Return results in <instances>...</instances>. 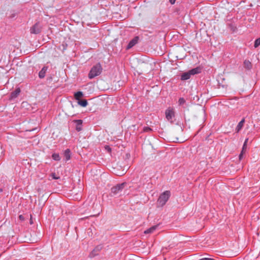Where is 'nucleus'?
<instances>
[{
  "mask_svg": "<svg viewBox=\"0 0 260 260\" xmlns=\"http://www.w3.org/2000/svg\"><path fill=\"white\" fill-rule=\"evenodd\" d=\"M103 68L100 63L94 65L91 69L88 74L89 79H92L96 76H99L102 72Z\"/></svg>",
  "mask_w": 260,
  "mask_h": 260,
  "instance_id": "nucleus-1",
  "label": "nucleus"
},
{
  "mask_svg": "<svg viewBox=\"0 0 260 260\" xmlns=\"http://www.w3.org/2000/svg\"><path fill=\"white\" fill-rule=\"evenodd\" d=\"M170 196L171 192L169 190H166L162 192L160 194L157 200V205L160 207L164 206L169 199Z\"/></svg>",
  "mask_w": 260,
  "mask_h": 260,
  "instance_id": "nucleus-2",
  "label": "nucleus"
},
{
  "mask_svg": "<svg viewBox=\"0 0 260 260\" xmlns=\"http://www.w3.org/2000/svg\"><path fill=\"white\" fill-rule=\"evenodd\" d=\"M126 185V183L123 182L118 184L111 188V193L113 196H117L120 194Z\"/></svg>",
  "mask_w": 260,
  "mask_h": 260,
  "instance_id": "nucleus-3",
  "label": "nucleus"
},
{
  "mask_svg": "<svg viewBox=\"0 0 260 260\" xmlns=\"http://www.w3.org/2000/svg\"><path fill=\"white\" fill-rule=\"evenodd\" d=\"M166 117L169 121H171L175 117L174 110L172 108H168L165 112Z\"/></svg>",
  "mask_w": 260,
  "mask_h": 260,
  "instance_id": "nucleus-4",
  "label": "nucleus"
},
{
  "mask_svg": "<svg viewBox=\"0 0 260 260\" xmlns=\"http://www.w3.org/2000/svg\"><path fill=\"white\" fill-rule=\"evenodd\" d=\"M103 248L102 245H99L96 246L94 249L90 253L89 257L92 258L98 254V252L100 251Z\"/></svg>",
  "mask_w": 260,
  "mask_h": 260,
  "instance_id": "nucleus-5",
  "label": "nucleus"
},
{
  "mask_svg": "<svg viewBox=\"0 0 260 260\" xmlns=\"http://www.w3.org/2000/svg\"><path fill=\"white\" fill-rule=\"evenodd\" d=\"M139 40V38L138 36L135 37L132 40L130 41L127 46H126V49L128 50L132 48L138 43Z\"/></svg>",
  "mask_w": 260,
  "mask_h": 260,
  "instance_id": "nucleus-6",
  "label": "nucleus"
},
{
  "mask_svg": "<svg viewBox=\"0 0 260 260\" xmlns=\"http://www.w3.org/2000/svg\"><path fill=\"white\" fill-rule=\"evenodd\" d=\"M41 29L38 23H36L30 29V32L34 34H38L40 32Z\"/></svg>",
  "mask_w": 260,
  "mask_h": 260,
  "instance_id": "nucleus-7",
  "label": "nucleus"
},
{
  "mask_svg": "<svg viewBox=\"0 0 260 260\" xmlns=\"http://www.w3.org/2000/svg\"><path fill=\"white\" fill-rule=\"evenodd\" d=\"M75 122L76 123V129L77 132H80L82 129V123L83 120L81 119L75 120Z\"/></svg>",
  "mask_w": 260,
  "mask_h": 260,
  "instance_id": "nucleus-8",
  "label": "nucleus"
},
{
  "mask_svg": "<svg viewBox=\"0 0 260 260\" xmlns=\"http://www.w3.org/2000/svg\"><path fill=\"white\" fill-rule=\"evenodd\" d=\"M48 70V67L44 66L39 72V77L40 79H43L46 75V73Z\"/></svg>",
  "mask_w": 260,
  "mask_h": 260,
  "instance_id": "nucleus-9",
  "label": "nucleus"
},
{
  "mask_svg": "<svg viewBox=\"0 0 260 260\" xmlns=\"http://www.w3.org/2000/svg\"><path fill=\"white\" fill-rule=\"evenodd\" d=\"M245 123V118H243L237 124L235 131L237 133H239L242 128L244 123Z\"/></svg>",
  "mask_w": 260,
  "mask_h": 260,
  "instance_id": "nucleus-10",
  "label": "nucleus"
},
{
  "mask_svg": "<svg viewBox=\"0 0 260 260\" xmlns=\"http://www.w3.org/2000/svg\"><path fill=\"white\" fill-rule=\"evenodd\" d=\"M190 75H194L196 74H199L201 72V69L200 67H197L193 68L189 71Z\"/></svg>",
  "mask_w": 260,
  "mask_h": 260,
  "instance_id": "nucleus-11",
  "label": "nucleus"
},
{
  "mask_svg": "<svg viewBox=\"0 0 260 260\" xmlns=\"http://www.w3.org/2000/svg\"><path fill=\"white\" fill-rule=\"evenodd\" d=\"M20 92V89L18 88L16 89L14 91L12 92L11 93V99H15L18 96Z\"/></svg>",
  "mask_w": 260,
  "mask_h": 260,
  "instance_id": "nucleus-12",
  "label": "nucleus"
},
{
  "mask_svg": "<svg viewBox=\"0 0 260 260\" xmlns=\"http://www.w3.org/2000/svg\"><path fill=\"white\" fill-rule=\"evenodd\" d=\"M66 160L68 161L71 158V150L70 149H67L63 153Z\"/></svg>",
  "mask_w": 260,
  "mask_h": 260,
  "instance_id": "nucleus-13",
  "label": "nucleus"
},
{
  "mask_svg": "<svg viewBox=\"0 0 260 260\" xmlns=\"http://www.w3.org/2000/svg\"><path fill=\"white\" fill-rule=\"evenodd\" d=\"M191 77V75L188 72L184 73L181 76V80H186L189 79Z\"/></svg>",
  "mask_w": 260,
  "mask_h": 260,
  "instance_id": "nucleus-14",
  "label": "nucleus"
},
{
  "mask_svg": "<svg viewBox=\"0 0 260 260\" xmlns=\"http://www.w3.org/2000/svg\"><path fill=\"white\" fill-rule=\"evenodd\" d=\"M83 96V92L82 91H78L76 92L74 94V97L75 99L77 101L80 100V98Z\"/></svg>",
  "mask_w": 260,
  "mask_h": 260,
  "instance_id": "nucleus-15",
  "label": "nucleus"
},
{
  "mask_svg": "<svg viewBox=\"0 0 260 260\" xmlns=\"http://www.w3.org/2000/svg\"><path fill=\"white\" fill-rule=\"evenodd\" d=\"M157 228V225L153 226L151 227L150 228L145 231L144 233L146 234L152 233Z\"/></svg>",
  "mask_w": 260,
  "mask_h": 260,
  "instance_id": "nucleus-16",
  "label": "nucleus"
},
{
  "mask_svg": "<svg viewBox=\"0 0 260 260\" xmlns=\"http://www.w3.org/2000/svg\"><path fill=\"white\" fill-rule=\"evenodd\" d=\"M244 66L245 68L248 70L250 69L252 67L251 63L249 60H245L244 61Z\"/></svg>",
  "mask_w": 260,
  "mask_h": 260,
  "instance_id": "nucleus-17",
  "label": "nucleus"
},
{
  "mask_svg": "<svg viewBox=\"0 0 260 260\" xmlns=\"http://www.w3.org/2000/svg\"><path fill=\"white\" fill-rule=\"evenodd\" d=\"M78 104L83 107H85L87 105L88 103L86 100H83L78 101Z\"/></svg>",
  "mask_w": 260,
  "mask_h": 260,
  "instance_id": "nucleus-18",
  "label": "nucleus"
},
{
  "mask_svg": "<svg viewBox=\"0 0 260 260\" xmlns=\"http://www.w3.org/2000/svg\"><path fill=\"white\" fill-rule=\"evenodd\" d=\"M52 158L53 160L59 161L60 160V157L59 156V154L58 153H53L52 155Z\"/></svg>",
  "mask_w": 260,
  "mask_h": 260,
  "instance_id": "nucleus-19",
  "label": "nucleus"
},
{
  "mask_svg": "<svg viewBox=\"0 0 260 260\" xmlns=\"http://www.w3.org/2000/svg\"><path fill=\"white\" fill-rule=\"evenodd\" d=\"M178 103L179 106H182L186 103V101L183 98H180L178 100Z\"/></svg>",
  "mask_w": 260,
  "mask_h": 260,
  "instance_id": "nucleus-20",
  "label": "nucleus"
},
{
  "mask_svg": "<svg viewBox=\"0 0 260 260\" xmlns=\"http://www.w3.org/2000/svg\"><path fill=\"white\" fill-rule=\"evenodd\" d=\"M50 177H51V179H60V177L58 175H56L55 173H52L50 175Z\"/></svg>",
  "mask_w": 260,
  "mask_h": 260,
  "instance_id": "nucleus-21",
  "label": "nucleus"
},
{
  "mask_svg": "<svg viewBox=\"0 0 260 260\" xmlns=\"http://www.w3.org/2000/svg\"><path fill=\"white\" fill-rule=\"evenodd\" d=\"M260 45V38L256 39L254 42V47H257Z\"/></svg>",
  "mask_w": 260,
  "mask_h": 260,
  "instance_id": "nucleus-22",
  "label": "nucleus"
},
{
  "mask_svg": "<svg viewBox=\"0 0 260 260\" xmlns=\"http://www.w3.org/2000/svg\"><path fill=\"white\" fill-rule=\"evenodd\" d=\"M245 152H246V150L243 149H242V151L239 156V158L240 160H241L242 159L243 154L245 153Z\"/></svg>",
  "mask_w": 260,
  "mask_h": 260,
  "instance_id": "nucleus-23",
  "label": "nucleus"
},
{
  "mask_svg": "<svg viewBox=\"0 0 260 260\" xmlns=\"http://www.w3.org/2000/svg\"><path fill=\"white\" fill-rule=\"evenodd\" d=\"M143 131L145 132H151L152 131V129L148 126H145L144 127Z\"/></svg>",
  "mask_w": 260,
  "mask_h": 260,
  "instance_id": "nucleus-24",
  "label": "nucleus"
},
{
  "mask_svg": "<svg viewBox=\"0 0 260 260\" xmlns=\"http://www.w3.org/2000/svg\"><path fill=\"white\" fill-rule=\"evenodd\" d=\"M199 260H216V259H213V258H211L204 257V258H201V259H200Z\"/></svg>",
  "mask_w": 260,
  "mask_h": 260,
  "instance_id": "nucleus-25",
  "label": "nucleus"
},
{
  "mask_svg": "<svg viewBox=\"0 0 260 260\" xmlns=\"http://www.w3.org/2000/svg\"><path fill=\"white\" fill-rule=\"evenodd\" d=\"M105 149L107 150L108 152H110L111 151V148L109 146H106Z\"/></svg>",
  "mask_w": 260,
  "mask_h": 260,
  "instance_id": "nucleus-26",
  "label": "nucleus"
},
{
  "mask_svg": "<svg viewBox=\"0 0 260 260\" xmlns=\"http://www.w3.org/2000/svg\"><path fill=\"white\" fill-rule=\"evenodd\" d=\"M248 138L246 139L245 140V141H244V142L243 145H246V146H247V143H248Z\"/></svg>",
  "mask_w": 260,
  "mask_h": 260,
  "instance_id": "nucleus-27",
  "label": "nucleus"
},
{
  "mask_svg": "<svg viewBox=\"0 0 260 260\" xmlns=\"http://www.w3.org/2000/svg\"><path fill=\"white\" fill-rule=\"evenodd\" d=\"M19 218L21 220H23L24 219V217L22 215H20L19 216Z\"/></svg>",
  "mask_w": 260,
  "mask_h": 260,
  "instance_id": "nucleus-28",
  "label": "nucleus"
},
{
  "mask_svg": "<svg viewBox=\"0 0 260 260\" xmlns=\"http://www.w3.org/2000/svg\"><path fill=\"white\" fill-rule=\"evenodd\" d=\"M176 2V0H169V2L171 4H174Z\"/></svg>",
  "mask_w": 260,
  "mask_h": 260,
  "instance_id": "nucleus-29",
  "label": "nucleus"
},
{
  "mask_svg": "<svg viewBox=\"0 0 260 260\" xmlns=\"http://www.w3.org/2000/svg\"><path fill=\"white\" fill-rule=\"evenodd\" d=\"M242 149H245L246 150V149H247V146L246 145H243V147H242Z\"/></svg>",
  "mask_w": 260,
  "mask_h": 260,
  "instance_id": "nucleus-30",
  "label": "nucleus"
},
{
  "mask_svg": "<svg viewBox=\"0 0 260 260\" xmlns=\"http://www.w3.org/2000/svg\"><path fill=\"white\" fill-rule=\"evenodd\" d=\"M32 223H33L32 220L31 219V218H30V224H32Z\"/></svg>",
  "mask_w": 260,
  "mask_h": 260,
  "instance_id": "nucleus-31",
  "label": "nucleus"
}]
</instances>
